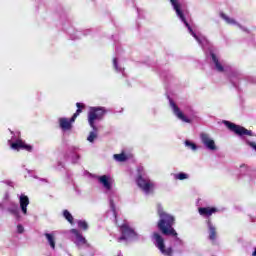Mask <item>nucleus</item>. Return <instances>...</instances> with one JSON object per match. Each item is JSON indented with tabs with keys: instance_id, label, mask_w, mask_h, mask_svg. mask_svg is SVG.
<instances>
[{
	"instance_id": "1",
	"label": "nucleus",
	"mask_w": 256,
	"mask_h": 256,
	"mask_svg": "<svg viewBox=\"0 0 256 256\" xmlns=\"http://www.w3.org/2000/svg\"><path fill=\"white\" fill-rule=\"evenodd\" d=\"M171 5L177 15V17L180 19V21H182V23H184L185 27H187L190 35H192V37H194V39L197 41V43L200 45V47H202L203 51L207 52L210 51V56L211 59L214 63V65H221V61H219V56L215 55V53L211 52V43L209 42V40H207V38L205 36H203L202 34H199L195 31H193V29L191 28V26L189 25V23H187V20L185 19V15L183 14V10H181V4L179 3L178 0H170Z\"/></svg>"
},
{
	"instance_id": "2",
	"label": "nucleus",
	"mask_w": 256,
	"mask_h": 256,
	"mask_svg": "<svg viewBox=\"0 0 256 256\" xmlns=\"http://www.w3.org/2000/svg\"><path fill=\"white\" fill-rule=\"evenodd\" d=\"M157 213L160 217V220L158 221L159 231H161L163 235L175 237L176 243H178V245H183V240L177 237V231L173 228L175 225V216L165 212L161 204L157 205Z\"/></svg>"
},
{
	"instance_id": "3",
	"label": "nucleus",
	"mask_w": 256,
	"mask_h": 256,
	"mask_svg": "<svg viewBox=\"0 0 256 256\" xmlns=\"http://www.w3.org/2000/svg\"><path fill=\"white\" fill-rule=\"evenodd\" d=\"M11 139L8 140V145L10 149L13 151H28V153H31L33 151V147L27 143L23 139H21V132L11 131Z\"/></svg>"
},
{
	"instance_id": "4",
	"label": "nucleus",
	"mask_w": 256,
	"mask_h": 256,
	"mask_svg": "<svg viewBox=\"0 0 256 256\" xmlns=\"http://www.w3.org/2000/svg\"><path fill=\"white\" fill-rule=\"evenodd\" d=\"M120 227L121 237L118 238V243H123V241H137L139 239V234L135 232V229L131 227V224L127 221L118 223Z\"/></svg>"
},
{
	"instance_id": "5",
	"label": "nucleus",
	"mask_w": 256,
	"mask_h": 256,
	"mask_svg": "<svg viewBox=\"0 0 256 256\" xmlns=\"http://www.w3.org/2000/svg\"><path fill=\"white\" fill-rule=\"evenodd\" d=\"M76 107L78 108L76 112L73 114V116L69 118L61 117L58 119L59 127L63 133L67 131H71L73 129V123H75V119L81 115V107H83V104L76 103Z\"/></svg>"
},
{
	"instance_id": "6",
	"label": "nucleus",
	"mask_w": 256,
	"mask_h": 256,
	"mask_svg": "<svg viewBox=\"0 0 256 256\" xmlns=\"http://www.w3.org/2000/svg\"><path fill=\"white\" fill-rule=\"evenodd\" d=\"M136 183L144 195H151L155 191V182L148 176L140 174L136 178Z\"/></svg>"
},
{
	"instance_id": "7",
	"label": "nucleus",
	"mask_w": 256,
	"mask_h": 256,
	"mask_svg": "<svg viewBox=\"0 0 256 256\" xmlns=\"http://www.w3.org/2000/svg\"><path fill=\"white\" fill-rule=\"evenodd\" d=\"M105 115V108L103 107H91L88 112V123L91 129H96L95 122L101 121Z\"/></svg>"
},
{
	"instance_id": "8",
	"label": "nucleus",
	"mask_w": 256,
	"mask_h": 256,
	"mask_svg": "<svg viewBox=\"0 0 256 256\" xmlns=\"http://www.w3.org/2000/svg\"><path fill=\"white\" fill-rule=\"evenodd\" d=\"M152 241L155 247H157L160 253H162V255L173 256V248L165 247V239H163V236H161V234L154 232L152 236Z\"/></svg>"
},
{
	"instance_id": "9",
	"label": "nucleus",
	"mask_w": 256,
	"mask_h": 256,
	"mask_svg": "<svg viewBox=\"0 0 256 256\" xmlns=\"http://www.w3.org/2000/svg\"><path fill=\"white\" fill-rule=\"evenodd\" d=\"M117 199H119V197H117V194L115 193L110 194L109 196L110 209L107 211L106 217H108V219H112V221H114L116 225H119L121 221L117 220V208L115 207V201H117Z\"/></svg>"
},
{
	"instance_id": "10",
	"label": "nucleus",
	"mask_w": 256,
	"mask_h": 256,
	"mask_svg": "<svg viewBox=\"0 0 256 256\" xmlns=\"http://www.w3.org/2000/svg\"><path fill=\"white\" fill-rule=\"evenodd\" d=\"M224 125L228 129H230V131H233L234 133H236V135H239L240 137H243V135L253 137V132L251 130H247L245 127H242L229 121H224Z\"/></svg>"
},
{
	"instance_id": "11",
	"label": "nucleus",
	"mask_w": 256,
	"mask_h": 256,
	"mask_svg": "<svg viewBox=\"0 0 256 256\" xmlns=\"http://www.w3.org/2000/svg\"><path fill=\"white\" fill-rule=\"evenodd\" d=\"M200 140L208 151H217V144H215V140H213L209 134L202 132L200 134Z\"/></svg>"
},
{
	"instance_id": "12",
	"label": "nucleus",
	"mask_w": 256,
	"mask_h": 256,
	"mask_svg": "<svg viewBox=\"0 0 256 256\" xmlns=\"http://www.w3.org/2000/svg\"><path fill=\"white\" fill-rule=\"evenodd\" d=\"M170 107L175 115V117H177V119H179L180 121H183V123H191V118L187 117L183 111H181V109L179 108V106L177 104H175V102H173V100H170Z\"/></svg>"
},
{
	"instance_id": "13",
	"label": "nucleus",
	"mask_w": 256,
	"mask_h": 256,
	"mask_svg": "<svg viewBox=\"0 0 256 256\" xmlns=\"http://www.w3.org/2000/svg\"><path fill=\"white\" fill-rule=\"evenodd\" d=\"M70 233L73 235L72 236V241H74L76 247L78 249H81V247H85L87 245V239L83 237V235L79 232L77 229H72L70 230Z\"/></svg>"
},
{
	"instance_id": "14",
	"label": "nucleus",
	"mask_w": 256,
	"mask_h": 256,
	"mask_svg": "<svg viewBox=\"0 0 256 256\" xmlns=\"http://www.w3.org/2000/svg\"><path fill=\"white\" fill-rule=\"evenodd\" d=\"M98 182L106 191H111V187H113V178L109 175H102L97 177Z\"/></svg>"
},
{
	"instance_id": "15",
	"label": "nucleus",
	"mask_w": 256,
	"mask_h": 256,
	"mask_svg": "<svg viewBox=\"0 0 256 256\" xmlns=\"http://www.w3.org/2000/svg\"><path fill=\"white\" fill-rule=\"evenodd\" d=\"M220 16L225 21V23H227V25H233L234 27H238L239 29H241V31H244L246 33L249 32V30H247V28H245V26H242L234 18L227 16V14L221 13Z\"/></svg>"
},
{
	"instance_id": "16",
	"label": "nucleus",
	"mask_w": 256,
	"mask_h": 256,
	"mask_svg": "<svg viewBox=\"0 0 256 256\" xmlns=\"http://www.w3.org/2000/svg\"><path fill=\"white\" fill-rule=\"evenodd\" d=\"M19 199V205H20V211L23 215H29V212L27 211V207H29V197L25 194H21L18 196Z\"/></svg>"
},
{
	"instance_id": "17",
	"label": "nucleus",
	"mask_w": 256,
	"mask_h": 256,
	"mask_svg": "<svg viewBox=\"0 0 256 256\" xmlns=\"http://www.w3.org/2000/svg\"><path fill=\"white\" fill-rule=\"evenodd\" d=\"M7 211L12 215V217H15L17 221L21 219V212L19 211V205H17V203L10 201Z\"/></svg>"
},
{
	"instance_id": "18",
	"label": "nucleus",
	"mask_w": 256,
	"mask_h": 256,
	"mask_svg": "<svg viewBox=\"0 0 256 256\" xmlns=\"http://www.w3.org/2000/svg\"><path fill=\"white\" fill-rule=\"evenodd\" d=\"M206 225L208 228V237L210 241H215V239H217V228L213 225V222H211L209 218L206 220Z\"/></svg>"
},
{
	"instance_id": "19",
	"label": "nucleus",
	"mask_w": 256,
	"mask_h": 256,
	"mask_svg": "<svg viewBox=\"0 0 256 256\" xmlns=\"http://www.w3.org/2000/svg\"><path fill=\"white\" fill-rule=\"evenodd\" d=\"M199 215L202 217L210 218L213 213H217V208L215 207H200L198 208Z\"/></svg>"
},
{
	"instance_id": "20",
	"label": "nucleus",
	"mask_w": 256,
	"mask_h": 256,
	"mask_svg": "<svg viewBox=\"0 0 256 256\" xmlns=\"http://www.w3.org/2000/svg\"><path fill=\"white\" fill-rule=\"evenodd\" d=\"M44 237L48 245H50L51 249H55L56 241H57V232L45 233Z\"/></svg>"
},
{
	"instance_id": "21",
	"label": "nucleus",
	"mask_w": 256,
	"mask_h": 256,
	"mask_svg": "<svg viewBox=\"0 0 256 256\" xmlns=\"http://www.w3.org/2000/svg\"><path fill=\"white\" fill-rule=\"evenodd\" d=\"M173 177H174L175 181H185V180L189 179L191 176L188 173L179 172V173L173 174Z\"/></svg>"
},
{
	"instance_id": "22",
	"label": "nucleus",
	"mask_w": 256,
	"mask_h": 256,
	"mask_svg": "<svg viewBox=\"0 0 256 256\" xmlns=\"http://www.w3.org/2000/svg\"><path fill=\"white\" fill-rule=\"evenodd\" d=\"M99 131V129L96 126V129H92V131L89 133L88 137H87V141H89V143H94L96 138H97V132Z\"/></svg>"
},
{
	"instance_id": "23",
	"label": "nucleus",
	"mask_w": 256,
	"mask_h": 256,
	"mask_svg": "<svg viewBox=\"0 0 256 256\" xmlns=\"http://www.w3.org/2000/svg\"><path fill=\"white\" fill-rule=\"evenodd\" d=\"M113 159L117 161L118 163H125L127 161L128 157L125 155V153L121 154H114Z\"/></svg>"
},
{
	"instance_id": "24",
	"label": "nucleus",
	"mask_w": 256,
	"mask_h": 256,
	"mask_svg": "<svg viewBox=\"0 0 256 256\" xmlns=\"http://www.w3.org/2000/svg\"><path fill=\"white\" fill-rule=\"evenodd\" d=\"M185 147H187V149H190L191 151H197V144L193 143L190 140H186L184 142Z\"/></svg>"
},
{
	"instance_id": "25",
	"label": "nucleus",
	"mask_w": 256,
	"mask_h": 256,
	"mask_svg": "<svg viewBox=\"0 0 256 256\" xmlns=\"http://www.w3.org/2000/svg\"><path fill=\"white\" fill-rule=\"evenodd\" d=\"M70 159L72 163L77 164L79 163V161H81V154L79 153L70 154Z\"/></svg>"
},
{
	"instance_id": "26",
	"label": "nucleus",
	"mask_w": 256,
	"mask_h": 256,
	"mask_svg": "<svg viewBox=\"0 0 256 256\" xmlns=\"http://www.w3.org/2000/svg\"><path fill=\"white\" fill-rule=\"evenodd\" d=\"M63 217H64L65 219H67V220L70 222L71 225H73V219H74V218H73V215L70 214L68 210H64V211H63Z\"/></svg>"
},
{
	"instance_id": "27",
	"label": "nucleus",
	"mask_w": 256,
	"mask_h": 256,
	"mask_svg": "<svg viewBox=\"0 0 256 256\" xmlns=\"http://www.w3.org/2000/svg\"><path fill=\"white\" fill-rule=\"evenodd\" d=\"M78 227L80 229H83L84 231H87V229H89V224H87V221H85V220H79Z\"/></svg>"
},
{
	"instance_id": "28",
	"label": "nucleus",
	"mask_w": 256,
	"mask_h": 256,
	"mask_svg": "<svg viewBox=\"0 0 256 256\" xmlns=\"http://www.w3.org/2000/svg\"><path fill=\"white\" fill-rule=\"evenodd\" d=\"M212 71H215L216 73H223L225 71V66L223 65H213Z\"/></svg>"
},
{
	"instance_id": "29",
	"label": "nucleus",
	"mask_w": 256,
	"mask_h": 256,
	"mask_svg": "<svg viewBox=\"0 0 256 256\" xmlns=\"http://www.w3.org/2000/svg\"><path fill=\"white\" fill-rule=\"evenodd\" d=\"M114 71H116V73H122V75H125V68H123L121 65H114Z\"/></svg>"
},
{
	"instance_id": "30",
	"label": "nucleus",
	"mask_w": 256,
	"mask_h": 256,
	"mask_svg": "<svg viewBox=\"0 0 256 256\" xmlns=\"http://www.w3.org/2000/svg\"><path fill=\"white\" fill-rule=\"evenodd\" d=\"M7 201H9V193H6L3 202H0V209H5Z\"/></svg>"
},
{
	"instance_id": "31",
	"label": "nucleus",
	"mask_w": 256,
	"mask_h": 256,
	"mask_svg": "<svg viewBox=\"0 0 256 256\" xmlns=\"http://www.w3.org/2000/svg\"><path fill=\"white\" fill-rule=\"evenodd\" d=\"M70 154H75V153H79V151H81V149L79 148V146H71L69 148Z\"/></svg>"
},
{
	"instance_id": "32",
	"label": "nucleus",
	"mask_w": 256,
	"mask_h": 256,
	"mask_svg": "<svg viewBox=\"0 0 256 256\" xmlns=\"http://www.w3.org/2000/svg\"><path fill=\"white\" fill-rule=\"evenodd\" d=\"M247 171H249V167L247 165H245V164L240 165V173L242 175H245V173H247Z\"/></svg>"
},
{
	"instance_id": "33",
	"label": "nucleus",
	"mask_w": 256,
	"mask_h": 256,
	"mask_svg": "<svg viewBox=\"0 0 256 256\" xmlns=\"http://www.w3.org/2000/svg\"><path fill=\"white\" fill-rule=\"evenodd\" d=\"M16 231H17V233H19L21 235L25 232V227H23L22 224H18L16 227Z\"/></svg>"
},
{
	"instance_id": "34",
	"label": "nucleus",
	"mask_w": 256,
	"mask_h": 256,
	"mask_svg": "<svg viewBox=\"0 0 256 256\" xmlns=\"http://www.w3.org/2000/svg\"><path fill=\"white\" fill-rule=\"evenodd\" d=\"M119 63H121L119 58H113V65H119Z\"/></svg>"
},
{
	"instance_id": "35",
	"label": "nucleus",
	"mask_w": 256,
	"mask_h": 256,
	"mask_svg": "<svg viewBox=\"0 0 256 256\" xmlns=\"http://www.w3.org/2000/svg\"><path fill=\"white\" fill-rule=\"evenodd\" d=\"M249 145L256 151V144L254 142H250Z\"/></svg>"
},
{
	"instance_id": "36",
	"label": "nucleus",
	"mask_w": 256,
	"mask_h": 256,
	"mask_svg": "<svg viewBox=\"0 0 256 256\" xmlns=\"http://www.w3.org/2000/svg\"><path fill=\"white\" fill-rule=\"evenodd\" d=\"M3 183H6V185H11L12 184V182L9 181V180L3 181Z\"/></svg>"
},
{
	"instance_id": "37",
	"label": "nucleus",
	"mask_w": 256,
	"mask_h": 256,
	"mask_svg": "<svg viewBox=\"0 0 256 256\" xmlns=\"http://www.w3.org/2000/svg\"><path fill=\"white\" fill-rule=\"evenodd\" d=\"M252 256H256V248H254V251L252 252Z\"/></svg>"
}]
</instances>
